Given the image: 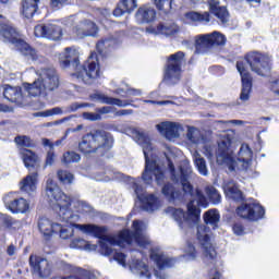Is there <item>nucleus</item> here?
<instances>
[{"mask_svg":"<svg viewBox=\"0 0 279 279\" xmlns=\"http://www.w3.org/2000/svg\"><path fill=\"white\" fill-rule=\"evenodd\" d=\"M46 197L51 208L58 213L60 220L66 225H59L60 236L62 239H71L73 236V227L77 228L84 234H92L97 239H100L101 254L105 256H113L114 260L125 267V254L119 253L112 247H128L132 243H136L140 247H149L150 242L145 229L147 226L143 221L134 220L132 225V231L123 230L117 235H107L108 229L106 227H98L95 225H76L80 221V213H86V205L71 201L66 194L60 190V186L51 180H47L46 184Z\"/></svg>","mask_w":279,"mask_h":279,"instance_id":"f257e3e1","label":"nucleus"},{"mask_svg":"<svg viewBox=\"0 0 279 279\" xmlns=\"http://www.w3.org/2000/svg\"><path fill=\"white\" fill-rule=\"evenodd\" d=\"M169 169L172 173V180L177 183L180 182L185 195H191L192 199L187 204V213L173 207H169L168 213L172 215L174 221L179 223V227L182 230L193 228V226H197V223H199V215H202L199 206L206 208V206H208V202H206V197L199 192V190H195V192H193V185L189 182L193 170L191 169V163H189V161H182L180 170L175 172L173 162L169 160Z\"/></svg>","mask_w":279,"mask_h":279,"instance_id":"f03ea898","label":"nucleus"},{"mask_svg":"<svg viewBox=\"0 0 279 279\" xmlns=\"http://www.w3.org/2000/svg\"><path fill=\"white\" fill-rule=\"evenodd\" d=\"M232 143H234V133L221 134V140L218 142L219 154L217 156V163L231 172L248 171V169H252V158H254L252 148L247 144H242L238 156L234 157Z\"/></svg>","mask_w":279,"mask_h":279,"instance_id":"7ed1b4c3","label":"nucleus"},{"mask_svg":"<svg viewBox=\"0 0 279 279\" xmlns=\"http://www.w3.org/2000/svg\"><path fill=\"white\" fill-rule=\"evenodd\" d=\"M137 143L142 146L146 160L145 170L142 174L145 184H151L154 178L157 184H162L165 182V172H162V169L158 166L156 159H154V146L151 145V140L147 134L137 132Z\"/></svg>","mask_w":279,"mask_h":279,"instance_id":"20e7f679","label":"nucleus"},{"mask_svg":"<svg viewBox=\"0 0 279 279\" xmlns=\"http://www.w3.org/2000/svg\"><path fill=\"white\" fill-rule=\"evenodd\" d=\"M37 75L39 77L33 84H24V90L31 97H40L46 90H56L60 86V77L54 69H41Z\"/></svg>","mask_w":279,"mask_h":279,"instance_id":"39448f33","label":"nucleus"},{"mask_svg":"<svg viewBox=\"0 0 279 279\" xmlns=\"http://www.w3.org/2000/svg\"><path fill=\"white\" fill-rule=\"evenodd\" d=\"M114 140L112 135L106 131H94L83 136L78 144V149L82 154H95V151H108L112 147Z\"/></svg>","mask_w":279,"mask_h":279,"instance_id":"423d86ee","label":"nucleus"},{"mask_svg":"<svg viewBox=\"0 0 279 279\" xmlns=\"http://www.w3.org/2000/svg\"><path fill=\"white\" fill-rule=\"evenodd\" d=\"M0 38H3L8 43H12V45H15L19 51H21V53L26 56V58L29 60L38 59V52H36V49L32 48L29 45H27V43L21 39L19 37V33L12 26L8 24H0Z\"/></svg>","mask_w":279,"mask_h":279,"instance_id":"0eeeda50","label":"nucleus"},{"mask_svg":"<svg viewBox=\"0 0 279 279\" xmlns=\"http://www.w3.org/2000/svg\"><path fill=\"white\" fill-rule=\"evenodd\" d=\"M73 77L84 82L85 84H93L94 80L99 77V59L97 53H92L84 65H78L77 70L72 74Z\"/></svg>","mask_w":279,"mask_h":279,"instance_id":"6e6552de","label":"nucleus"},{"mask_svg":"<svg viewBox=\"0 0 279 279\" xmlns=\"http://www.w3.org/2000/svg\"><path fill=\"white\" fill-rule=\"evenodd\" d=\"M197 239L203 247V260L205 265H216L217 251H215V246H213L210 231H208L205 225L197 227Z\"/></svg>","mask_w":279,"mask_h":279,"instance_id":"1a4fd4ad","label":"nucleus"},{"mask_svg":"<svg viewBox=\"0 0 279 279\" xmlns=\"http://www.w3.org/2000/svg\"><path fill=\"white\" fill-rule=\"evenodd\" d=\"M238 62H244V71H247V66L250 65L253 73L257 75H267L269 73V57L260 52H251L246 56V59Z\"/></svg>","mask_w":279,"mask_h":279,"instance_id":"9d476101","label":"nucleus"},{"mask_svg":"<svg viewBox=\"0 0 279 279\" xmlns=\"http://www.w3.org/2000/svg\"><path fill=\"white\" fill-rule=\"evenodd\" d=\"M184 61V52L179 51L168 59V66L165 73V82L168 84H177L182 73V62Z\"/></svg>","mask_w":279,"mask_h":279,"instance_id":"9b49d317","label":"nucleus"},{"mask_svg":"<svg viewBox=\"0 0 279 279\" xmlns=\"http://www.w3.org/2000/svg\"><path fill=\"white\" fill-rule=\"evenodd\" d=\"M34 35L36 38H46L47 40H61L64 31L58 22H47L35 26Z\"/></svg>","mask_w":279,"mask_h":279,"instance_id":"f8f14e48","label":"nucleus"},{"mask_svg":"<svg viewBox=\"0 0 279 279\" xmlns=\"http://www.w3.org/2000/svg\"><path fill=\"white\" fill-rule=\"evenodd\" d=\"M2 202L7 210H10L13 215H25L29 213V202L23 197L16 198V193L10 192L4 194Z\"/></svg>","mask_w":279,"mask_h":279,"instance_id":"ddd939ff","label":"nucleus"},{"mask_svg":"<svg viewBox=\"0 0 279 279\" xmlns=\"http://www.w3.org/2000/svg\"><path fill=\"white\" fill-rule=\"evenodd\" d=\"M236 215L242 219H248V221H258L265 217V209L255 202L244 203L236 208Z\"/></svg>","mask_w":279,"mask_h":279,"instance_id":"4468645a","label":"nucleus"},{"mask_svg":"<svg viewBox=\"0 0 279 279\" xmlns=\"http://www.w3.org/2000/svg\"><path fill=\"white\" fill-rule=\"evenodd\" d=\"M219 45H226V36L217 31L211 34L198 35L195 39V47L199 50L219 47Z\"/></svg>","mask_w":279,"mask_h":279,"instance_id":"2eb2a0df","label":"nucleus"},{"mask_svg":"<svg viewBox=\"0 0 279 279\" xmlns=\"http://www.w3.org/2000/svg\"><path fill=\"white\" fill-rule=\"evenodd\" d=\"M133 187L135 191V195H137V198L140 199V202H142L144 210H147V213H154V210H158V208L162 206L158 197L143 193V187L138 186V183H136V181H133Z\"/></svg>","mask_w":279,"mask_h":279,"instance_id":"dca6fc26","label":"nucleus"},{"mask_svg":"<svg viewBox=\"0 0 279 279\" xmlns=\"http://www.w3.org/2000/svg\"><path fill=\"white\" fill-rule=\"evenodd\" d=\"M97 25L88 20L80 21L71 31L72 38H86V36H97Z\"/></svg>","mask_w":279,"mask_h":279,"instance_id":"f3484780","label":"nucleus"},{"mask_svg":"<svg viewBox=\"0 0 279 279\" xmlns=\"http://www.w3.org/2000/svg\"><path fill=\"white\" fill-rule=\"evenodd\" d=\"M60 64L62 69H71L76 72L80 68V50L75 47H66L61 53Z\"/></svg>","mask_w":279,"mask_h":279,"instance_id":"a211bd4d","label":"nucleus"},{"mask_svg":"<svg viewBox=\"0 0 279 279\" xmlns=\"http://www.w3.org/2000/svg\"><path fill=\"white\" fill-rule=\"evenodd\" d=\"M236 70L239 71L242 80L240 99L242 101H250V97L252 95V76L250 75V71L245 70V62H238Z\"/></svg>","mask_w":279,"mask_h":279,"instance_id":"6ab92c4d","label":"nucleus"},{"mask_svg":"<svg viewBox=\"0 0 279 279\" xmlns=\"http://www.w3.org/2000/svg\"><path fill=\"white\" fill-rule=\"evenodd\" d=\"M156 130L168 141H173V138H180V133L184 132V126L179 122H161L156 125Z\"/></svg>","mask_w":279,"mask_h":279,"instance_id":"aec40b11","label":"nucleus"},{"mask_svg":"<svg viewBox=\"0 0 279 279\" xmlns=\"http://www.w3.org/2000/svg\"><path fill=\"white\" fill-rule=\"evenodd\" d=\"M150 260H154L158 269H168V267L175 265V258L165 255L160 248H153L150 251Z\"/></svg>","mask_w":279,"mask_h":279,"instance_id":"412c9836","label":"nucleus"},{"mask_svg":"<svg viewBox=\"0 0 279 279\" xmlns=\"http://www.w3.org/2000/svg\"><path fill=\"white\" fill-rule=\"evenodd\" d=\"M29 265L35 271L39 272L41 278H47V276L51 274V266L49 265V262L43 257L31 255Z\"/></svg>","mask_w":279,"mask_h":279,"instance_id":"4be33fe9","label":"nucleus"},{"mask_svg":"<svg viewBox=\"0 0 279 279\" xmlns=\"http://www.w3.org/2000/svg\"><path fill=\"white\" fill-rule=\"evenodd\" d=\"M20 191L22 193H27V195H33V193H36L38 189V173H31L27 174L25 178H23L20 181Z\"/></svg>","mask_w":279,"mask_h":279,"instance_id":"5701e85b","label":"nucleus"},{"mask_svg":"<svg viewBox=\"0 0 279 279\" xmlns=\"http://www.w3.org/2000/svg\"><path fill=\"white\" fill-rule=\"evenodd\" d=\"M2 95L8 101L13 104H23L25 95H23V89L21 87H12L10 85H4L2 87Z\"/></svg>","mask_w":279,"mask_h":279,"instance_id":"b1692460","label":"nucleus"},{"mask_svg":"<svg viewBox=\"0 0 279 279\" xmlns=\"http://www.w3.org/2000/svg\"><path fill=\"white\" fill-rule=\"evenodd\" d=\"M148 34H162L163 36H175L178 32H180V27L175 25V23H169L165 25L150 26L146 28Z\"/></svg>","mask_w":279,"mask_h":279,"instance_id":"393cba45","label":"nucleus"},{"mask_svg":"<svg viewBox=\"0 0 279 279\" xmlns=\"http://www.w3.org/2000/svg\"><path fill=\"white\" fill-rule=\"evenodd\" d=\"M135 19L137 23H154L156 21V9L151 5H143L137 10Z\"/></svg>","mask_w":279,"mask_h":279,"instance_id":"a878e982","label":"nucleus"},{"mask_svg":"<svg viewBox=\"0 0 279 279\" xmlns=\"http://www.w3.org/2000/svg\"><path fill=\"white\" fill-rule=\"evenodd\" d=\"M208 5L211 14H215L221 23H228L230 19V13L226 7H220L218 0H208Z\"/></svg>","mask_w":279,"mask_h":279,"instance_id":"bb28decb","label":"nucleus"},{"mask_svg":"<svg viewBox=\"0 0 279 279\" xmlns=\"http://www.w3.org/2000/svg\"><path fill=\"white\" fill-rule=\"evenodd\" d=\"M95 101H99L100 104H108L109 106H118L119 108H125L130 106V100H121L119 98L108 97L101 93H96L93 96Z\"/></svg>","mask_w":279,"mask_h":279,"instance_id":"cd10ccee","label":"nucleus"},{"mask_svg":"<svg viewBox=\"0 0 279 279\" xmlns=\"http://www.w3.org/2000/svg\"><path fill=\"white\" fill-rule=\"evenodd\" d=\"M186 140L190 145H206V138L199 129L195 126H187Z\"/></svg>","mask_w":279,"mask_h":279,"instance_id":"c85d7f7f","label":"nucleus"},{"mask_svg":"<svg viewBox=\"0 0 279 279\" xmlns=\"http://www.w3.org/2000/svg\"><path fill=\"white\" fill-rule=\"evenodd\" d=\"M223 191L229 199H234L235 202L243 199V192H241L234 181L225 182Z\"/></svg>","mask_w":279,"mask_h":279,"instance_id":"c756f323","label":"nucleus"},{"mask_svg":"<svg viewBox=\"0 0 279 279\" xmlns=\"http://www.w3.org/2000/svg\"><path fill=\"white\" fill-rule=\"evenodd\" d=\"M38 229H39V232L44 234V236H51L53 232H58V230H60V225L59 223L53 225V222L48 218H40L38 221Z\"/></svg>","mask_w":279,"mask_h":279,"instance_id":"7c9ffc66","label":"nucleus"},{"mask_svg":"<svg viewBox=\"0 0 279 279\" xmlns=\"http://www.w3.org/2000/svg\"><path fill=\"white\" fill-rule=\"evenodd\" d=\"M38 3H40V0H23L22 1L21 14L24 16V19L34 17V14L38 12Z\"/></svg>","mask_w":279,"mask_h":279,"instance_id":"2f4dec72","label":"nucleus"},{"mask_svg":"<svg viewBox=\"0 0 279 279\" xmlns=\"http://www.w3.org/2000/svg\"><path fill=\"white\" fill-rule=\"evenodd\" d=\"M20 156L25 167H36L40 162V158L31 149L23 148L20 150Z\"/></svg>","mask_w":279,"mask_h":279,"instance_id":"473e14b6","label":"nucleus"},{"mask_svg":"<svg viewBox=\"0 0 279 279\" xmlns=\"http://www.w3.org/2000/svg\"><path fill=\"white\" fill-rule=\"evenodd\" d=\"M130 269L133 274H138L140 276H144V278H151V270L147 268L145 262L132 260L130 264Z\"/></svg>","mask_w":279,"mask_h":279,"instance_id":"72a5a7b5","label":"nucleus"},{"mask_svg":"<svg viewBox=\"0 0 279 279\" xmlns=\"http://www.w3.org/2000/svg\"><path fill=\"white\" fill-rule=\"evenodd\" d=\"M193 162L201 175H208V166H206V159L199 155V151L194 150L191 153Z\"/></svg>","mask_w":279,"mask_h":279,"instance_id":"f704fd0d","label":"nucleus"},{"mask_svg":"<svg viewBox=\"0 0 279 279\" xmlns=\"http://www.w3.org/2000/svg\"><path fill=\"white\" fill-rule=\"evenodd\" d=\"M185 19L187 21H192L193 23H210V13L204 12L202 14L198 12H189L185 14Z\"/></svg>","mask_w":279,"mask_h":279,"instance_id":"c9c22d12","label":"nucleus"},{"mask_svg":"<svg viewBox=\"0 0 279 279\" xmlns=\"http://www.w3.org/2000/svg\"><path fill=\"white\" fill-rule=\"evenodd\" d=\"M70 247H74L76 250H86L87 252H95L97 250V245L90 244L86 240L76 239L71 244Z\"/></svg>","mask_w":279,"mask_h":279,"instance_id":"e433bc0d","label":"nucleus"},{"mask_svg":"<svg viewBox=\"0 0 279 279\" xmlns=\"http://www.w3.org/2000/svg\"><path fill=\"white\" fill-rule=\"evenodd\" d=\"M205 223H209V226H217L219 223V211L217 209H209L204 215Z\"/></svg>","mask_w":279,"mask_h":279,"instance_id":"4c0bfd02","label":"nucleus"},{"mask_svg":"<svg viewBox=\"0 0 279 279\" xmlns=\"http://www.w3.org/2000/svg\"><path fill=\"white\" fill-rule=\"evenodd\" d=\"M183 257L185 260H195L197 258V251L195 250V246L192 243H186L184 247V254Z\"/></svg>","mask_w":279,"mask_h":279,"instance_id":"58836bf2","label":"nucleus"},{"mask_svg":"<svg viewBox=\"0 0 279 279\" xmlns=\"http://www.w3.org/2000/svg\"><path fill=\"white\" fill-rule=\"evenodd\" d=\"M206 194L208 195V197H209L210 202H213V204H219V202H221V194H219V192H217V189H215L213 186H207Z\"/></svg>","mask_w":279,"mask_h":279,"instance_id":"ea45409f","label":"nucleus"},{"mask_svg":"<svg viewBox=\"0 0 279 279\" xmlns=\"http://www.w3.org/2000/svg\"><path fill=\"white\" fill-rule=\"evenodd\" d=\"M81 157L80 154L74 151H68L63 155L62 162L64 165H70V162H80Z\"/></svg>","mask_w":279,"mask_h":279,"instance_id":"a19ab883","label":"nucleus"},{"mask_svg":"<svg viewBox=\"0 0 279 279\" xmlns=\"http://www.w3.org/2000/svg\"><path fill=\"white\" fill-rule=\"evenodd\" d=\"M162 193L166 195V197H168L169 199H175L177 197H180V195L178 194V192H175V187H173V185L171 184H166L162 187Z\"/></svg>","mask_w":279,"mask_h":279,"instance_id":"79ce46f5","label":"nucleus"},{"mask_svg":"<svg viewBox=\"0 0 279 279\" xmlns=\"http://www.w3.org/2000/svg\"><path fill=\"white\" fill-rule=\"evenodd\" d=\"M154 4L158 10H161V12H169L171 10V1L172 0H153Z\"/></svg>","mask_w":279,"mask_h":279,"instance_id":"37998d69","label":"nucleus"},{"mask_svg":"<svg viewBox=\"0 0 279 279\" xmlns=\"http://www.w3.org/2000/svg\"><path fill=\"white\" fill-rule=\"evenodd\" d=\"M58 178L63 184H71L73 182V174L64 170L58 172Z\"/></svg>","mask_w":279,"mask_h":279,"instance_id":"c03bdc74","label":"nucleus"},{"mask_svg":"<svg viewBox=\"0 0 279 279\" xmlns=\"http://www.w3.org/2000/svg\"><path fill=\"white\" fill-rule=\"evenodd\" d=\"M14 141L19 147H32V140L25 135L16 136Z\"/></svg>","mask_w":279,"mask_h":279,"instance_id":"a18cd8bd","label":"nucleus"},{"mask_svg":"<svg viewBox=\"0 0 279 279\" xmlns=\"http://www.w3.org/2000/svg\"><path fill=\"white\" fill-rule=\"evenodd\" d=\"M121 7L124 8L126 12H132L136 10V0H121L120 1Z\"/></svg>","mask_w":279,"mask_h":279,"instance_id":"49530a36","label":"nucleus"},{"mask_svg":"<svg viewBox=\"0 0 279 279\" xmlns=\"http://www.w3.org/2000/svg\"><path fill=\"white\" fill-rule=\"evenodd\" d=\"M56 114H62V109L56 107L39 113V117H53Z\"/></svg>","mask_w":279,"mask_h":279,"instance_id":"de8ad7c7","label":"nucleus"},{"mask_svg":"<svg viewBox=\"0 0 279 279\" xmlns=\"http://www.w3.org/2000/svg\"><path fill=\"white\" fill-rule=\"evenodd\" d=\"M83 119H86L87 121H99V119H101V116L99 113L84 112Z\"/></svg>","mask_w":279,"mask_h":279,"instance_id":"09e8293b","label":"nucleus"},{"mask_svg":"<svg viewBox=\"0 0 279 279\" xmlns=\"http://www.w3.org/2000/svg\"><path fill=\"white\" fill-rule=\"evenodd\" d=\"M56 162V154L53 150H48L47 156H46V167H51Z\"/></svg>","mask_w":279,"mask_h":279,"instance_id":"8fccbe9b","label":"nucleus"},{"mask_svg":"<svg viewBox=\"0 0 279 279\" xmlns=\"http://www.w3.org/2000/svg\"><path fill=\"white\" fill-rule=\"evenodd\" d=\"M233 232L236 234V236H243L245 234V230L243 229V226L240 223H235L233 226Z\"/></svg>","mask_w":279,"mask_h":279,"instance_id":"3c124183","label":"nucleus"},{"mask_svg":"<svg viewBox=\"0 0 279 279\" xmlns=\"http://www.w3.org/2000/svg\"><path fill=\"white\" fill-rule=\"evenodd\" d=\"M41 144L46 149H49L48 151H53V142L47 138L41 140Z\"/></svg>","mask_w":279,"mask_h":279,"instance_id":"603ef678","label":"nucleus"},{"mask_svg":"<svg viewBox=\"0 0 279 279\" xmlns=\"http://www.w3.org/2000/svg\"><path fill=\"white\" fill-rule=\"evenodd\" d=\"M125 12H128V11H125V8H123L120 2V5L118 8H116L113 11V16H117V17L123 16V14H125Z\"/></svg>","mask_w":279,"mask_h":279,"instance_id":"864d4df0","label":"nucleus"},{"mask_svg":"<svg viewBox=\"0 0 279 279\" xmlns=\"http://www.w3.org/2000/svg\"><path fill=\"white\" fill-rule=\"evenodd\" d=\"M96 14H99L104 19H108L110 16V11L108 9H96Z\"/></svg>","mask_w":279,"mask_h":279,"instance_id":"5fc2aeb1","label":"nucleus"},{"mask_svg":"<svg viewBox=\"0 0 279 279\" xmlns=\"http://www.w3.org/2000/svg\"><path fill=\"white\" fill-rule=\"evenodd\" d=\"M141 89H129L125 92V95H122V97H132V96H140Z\"/></svg>","mask_w":279,"mask_h":279,"instance_id":"6e6d98bb","label":"nucleus"},{"mask_svg":"<svg viewBox=\"0 0 279 279\" xmlns=\"http://www.w3.org/2000/svg\"><path fill=\"white\" fill-rule=\"evenodd\" d=\"M52 8H60V5H64L66 3V0H50Z\"/></svg>","mask_w":279,"mask_h":279,"instance_id":"4d7b16f0","label":"nucleus"},{"mask_svg":"<svg viewBox=\"0 0 279 279\" xmlns=\"http://www.w3.org/2000/svg\"><path fill=\"white\" fill-rule=\"evenodd\" d=\"M145 104H157V106H169L171 101L165 100V101H155V100H144Z\"/></svg>","mask_w":279,"mask_h":279,"instance_id":"13d9d810","label":"nucleus"},{"mask_svg":"<svg viewBox=\"0 0 279 279\" xmlns=\"http://www.w3.org/2000/svg\"><path fill=\"white\" fill-rule=\"evenodd\" d=\"M210 279H221V272L217 269H213L209 272Z\"/></svg>","mask_w":279,"mask_h":279,"instance_id":"bf43d9fd","label":"nucleus"},{"mask_svg":"<svg viewBox=\"0 0 279 279\" xmlns=\"http://www.w3.org/2000/svg\"><path fill=\"white\" fill-rule=\"evenodd\" d=\"M117 117H125L128 114H132V110L131 109H122L117 111Z\"/></svg>","mask_w":279,"mask_h":279,"instance_id":"052dcab7","label":"nucleus"},{"mask_svg":"<svg viewBox=\"0 0 279 279\" xmlns=\"http://www.w3.org/2000/svg\"><path fill=\"white\" fill-rule=\"evenodd\" d=\"M95 180H97V182H108L110 180V178L104 175V174H97L95 177Z\"/></svg>","mask_w":279,"mask_h":279,"instance_id":"680f3d73","label":"nucleus"},{"mask_svg":"<svg viewBox=\"0 0 279 279\" xmlns=\"http://www.w3.org/2000/svg\"><path fill=\"white\" fill-rule=\"evenodd\" d=\"M110 45H112V44H110V40L105 39V40L98 43L97 48L99 49L101 47H110Z\"/></svg>","mask_w":279,"mask_h":279,"instance_id":"e2e57ef3","label":"nucleus"},{"mask_svg":"<svg viewBox=\"0 0 279 279\" xmlns=\"http://www.w3.org/2000/svg\"><path fill=\"white\" fill-rule=\"evenodd\" d=\"M248 5L256 7L260 5V0H245Z\"/></svg>","mask_w":279,"mask_h":279,"instance_id":"0e129e2a","label":"nucleus"},{"mask_svg":"<svg viewBox=\"0 0 279 279\" xmlns=\"http://www.w3.org/2000/svg\"><path fill=\"white\" fill-rule=\"evenodd\" d=\"M100 114H108L110 112V107H102L99 109Z\"/></svg>","mask_w":279,"mask_h":279,"instance_id":"69168bd1","label":"nucleus"},{"mask_svg":"<svg viewBox=\"0 0 279 279\" xmlns=\"http://www.w3.org/2000/svg\"><path fill=\"white\" fill-rule=\"evenodd\" d=\"M9 256H14L15 248L13 245L9 246L7 250Z\"/></svg>","mask_w":279,"mask_h":279,"instance_id":"338daca9","label":"nucleus"},{"mask_svg":"<svg viewBox=\"0 0 279 279\" xmlns=\"http://www.w3.org/2000/svg\"><path fill=\"white\" fill-rule=\"evenodd\" d=\"M229 123H232V125H243V121L241 120H231Z\"/></svg>","mask_w":279,"mask_h":279,"instance_id":"774afa93","label":"nucleus"}]
</instances>
